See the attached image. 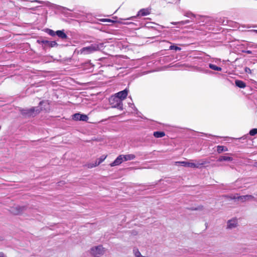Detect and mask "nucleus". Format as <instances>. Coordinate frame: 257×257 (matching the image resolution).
<instances>
[{"label":"nucleus","mask_w":257,"mask_h":257,"mask_svg":"<svg viewBox=\"0 0 257 257\" xmlns=\"http://www.w3.org/2000/svg\"><path fill=\"white\" fill-rule=\"evenodd\" d=\"M103 48V43H95L92 44L87 47H85L81 48L79 51H78V53L80 54L87 55L96 51H100Z\"/></svg>","instance_id":"1"},{"label":"nucleus","mask_w":257,"mask_h":257,"mask_svg":"<svg viewBox=\"0 0 257 257\" xmlns=\"http://www.w3.org/2000/svg\"><path fill=\"white\" fill-rule=\"evenodd\" d=\"M105 252L104 248L101 245L92 247L90 250V253L94 257H100Z\"/></svg>","instance_id":"2"},{"label":"nucleus","mask_w":257,"mask_h":257,"mask_svg":"<svg viewBox=\"0 0 257 257\" xmlns=\"http://www.w3.org/2000/svg\"><path fill=\"white\" fill-rule=\"evenodd\" d=\"M109 102L112 105V107L116 108L121 110L123 109L122 102L117 97L115 96L111 97L109 99Z\"/></svg>","instance_id":"3"},{"label":"nucleus","mask_w":257,"mask_h":257,"mask_svg":"<svg viewBox=\"0 0 257 257\" xmlns=\"http://www.w3.org/2000/svg\"><path fill=\"white\" fill-rule=\"evenodd\" d=\"M72 119L76 121H87L88 119V117L86 114L76 113L72 115Z\"/></svg>","instance_id":"4"},{"label":"nucleus","mask_w":257,"mask_h":257,"mask_svg":"<svg viewBox=\"0 0 257 257\" xmlns=\"http://www.w3.org/2000/svg\"><path fill=\"white\" fill-rule=\"evenodd\" d=\"M254 198V197L250 195H246L243 196H234L232 199H237L241 202H245L246 200H251Z\"/></svg>","instance_id":"5"},{"label":"nucleus","mask_w":257,"mask_h":257,"mask_svg":"<svg viewBox=\"0 0 257 257\" xmlns=\"http://www.w3.org/2000/svg\"><path fill=\"white\" fill-rule=\"evenodd\" d=\"M128 92V90L127 88H125L124 90L115 93L114 96L117 97L122 101V100L124 99L126 97Z\"/></svg>","instance_id":"6"},{"label":"nucleus","mask_w":257,"mask_h":257,"mask_svg":"<svg viewBox=\"0 0 257 257\" xmlns=\"http://www.w3.org/2000/svg\"><path fill=\"white\" fill-rule=\"evenodd\" d=\"M238 225V221L237 219L232 218L229 220L227 223V227L228 229H233L236 227Z\"/></svg>","instance_id":"7"},{"label":"nucleus","mask_w":257,"mask_h":257,"mask_svg":"<svg viewBox=\"0 0 257 257\" xmlns=\"http://www.w3.org/2000/svg\"><path fill=\"white\" fill-rule=\"evenodd\" d=\"M195 165L196 166V168H199L201 167L206 165L210 163V162L207 159H201L199 160H195Z\"/></svg>","instance_id":"8"},{"label":"nucleus","mask_w":257,"mask_h":257,"mask_svg":"<svg viewBox=\"0 0 257 257\" xmlns=\"http://www.w3.org/2000/svg\"><path fill=\"white\" fill-rule=\"evenodd\" d=\"M123 162V159L122 155H119L115 160L110 164V166L113 167L120 165Z\"/></svg>","instance_id":"9"},{"label":"nucleus","mask_w":257,"mask_h":257,"mask_svg":"<svg viewBox=\"0 0 257 257\" xmlns=\"http://www.w3.org/2000/svg\"><path fill=\"white\" fill-rule=\"evenodd\" d=\"M177 163L181 164L183 166L186 167H189V168H196V167H197L195 165V162L193 163L191 162H178Z\"/></svg>","instance_id":"10"},{"label":"nucleus","mask_w":257,"mask_h":257,"mask_svg":"<svg viewBox=\"0 0 257 257\" xmlns=\"http://www.w3.org/2000/svg\"><path fill=\"white\" fill-rule=\"evenodd\" d=\"M25 210L26 208L24 206H17L15 207L14 210H12V211L15 214H19L22 213Z\"/></svg>","instance_id":"11"},{"label":"nucleus","mask_w":257,"mask_h":257,"mask_svg":"<svg viewBox=\"0 0 257 257\" xmlns=\"http://www.w3.org/2000/svg\"><path fill=\"white\" fill-rule=\"evenodd\" d=\"M150 14V10L149 9H142L140 10L138 13V16H146Z\"/></svg>","instance_id":"12"},{"label":"nucleus","mask_w":257,"mask_h":257,"mask_svg":"<svg viewBox=\"0 0 257 257\" xmlns=\"http://www.w3.org/2000/svg\"><path fill=\"white\" fill-rule=\"evenodd\" d=\"M233 160V158L231 157L228 156H221L219 157L217 160L218 162H222V161H228L230 162Z\"/></svg>","instance_id":"13"},{"label":"nucleus","mask_w":257,"mask_h":257,"mask_svg":"<svg viewBox=\"0 0 257 257\" xmlns=\"http://www.w3.org/2000/svg\"><path fill=\"white\" fill-rule=\"evenodd\" d=\"M123 161L132 160L135 159L136 156L134 154L122 155Z\"/></svg>","instance_id":"14"},{"label":"nucleus","mask_w":257,"mask_h":257,"mask_svg":"<svg viewBox=\"0 0 257 257\" xmlns=\"http://www.w3.org/2000/svg\"><path fill=\"white\" fill-rule=\"evenodd\" d=\"M26 111H27V113H30V116H34L33 114L35 113V115L36 114H38L40 113V110H35V107H32L30 109H27Z\"/></svg>","instance_id":"15"},{"label":"nucleus","mask_w":257,"mask_h":257,"mask_svg":"<svg viewBox=\"0 0 257 257\" xmlns=\"http://www.w3.org/2000/svg\"><path fill=\"white\" fill-rule=\"evenodd\" d=\"M235 83L237 87L241 88H243L246 86L245 83L241 80H237L235 81Z\"/></svg>","instance_id":"16"},{"label":"nucleus","mask_w":257,"mask_h":257,"mask_svg":"<svg viewBox=\"0 0 257 257\" xmlns=\"http://www.w3.org/2000/svg\"><path fill=\"white\" fill-rule=\"evenodd\" d=\"M227 151V148L223 146H218L217 147V151L219 154L221 153L222 152H226Z\"/></svg>","instance_id":"17"},{"label":"nucleus","mask_w":257,"mask_h":257,"mask_svg":"<svg viewBox=\"0 0 257 257\" xmlns=\"http://www.w3.org/2000/svg\"><path fill=\"white\" fill-rule=\"evenodd\" d=\"M209 67L214 70L220 71L222 70V68L220 67H218L216 65L213 64H209Z\"/></svg>","instance_id":"18"},{"label":"nucleus","mask_w":257,"mask_h":257,"mask_svg":"<svg viewBox=\"0 0 257 257\" xmlns=\"http://www.w3.org/2000/svg\"><path fill=\"white\" fill-rule=\"evenodd\" d=\"M165 133L163 132H155L154 133V137L157 138H162L165 136Z\"/></svg>","instance_id":"19"},{"label":"nucleus","mask_w":257,"mask_h":257,"mask_svg":"<svg viewBox=\"0 0 257 257\" xmlns=\"http://www.w3.org/2000/svg\"><path fill=\"white\" fill-rule=\"evenodd\" d=\"M65 17L70 16L71 17H73V18H79V14L75 13H68V12H66V11H65Z\"/></svg>","instance_id":"20"},{"label":"nucleus","mask_w":257,"mask_h":257,"mask_svg":"<svg viewBox=\"0 0 257 257\" xmlns=\"http://www.w3.org/2000/svg\"><path fill=\"white\" fill-rule=\"evenodd\" d=\"M133 253L135 257H146L141 254V252L137 248H134L133 250Z\"/></svg>","instance_id":"21"},{"label":"nucleus","mask_w":257,"mask_h":257,"mask_svg":"<svg viewBox=\"0 0 257 257\" xmlns=\"http://www.w3.org/2000/svg\"><path fill=\"white\" fill-rule=\"evenodd\" d=\"M42 42L44 44H48L51 47H54L57 45L55 41H43Z\"/></svg>","instance_id":"22"},{"label":"nucleus","mask_w":257,"mask_h":257,"mask_svg":"<svg viewBox=\"0 0 257 257\" xmlns=\"http://www.w3.org/2000/svg\"><path fill=\"white\" fill-rule=\"evenodd\" d=\"M56 34L60 38H64V32L63 30L56 31Z\"/></svg>","instance_id":"23"},{"label":"nucleus","mask_w":257,"mask_h":257,"mask_svg":"<svg viewBox=\"0 0 257 257\" xmlns=\"http://www.w3.org/2000/svg\"><path fill=\"white\" fill-rule=\"evenodd\" d=\"M184 15L188 18L195 17V15L192 13L191 12H186L184 13Z\"/></svg>","instance_id":"24"},{"label":"nucleus","mask_w":257,"mask_h":257,"mask_svg":"<svg viewBox=\"0 0 257 257\" xmlns=\"http://www.w3.org/2000/svg\"><path fill=\"white\" fill-rule=\"evenodd\" d=\"M170 50H175L176 51H180L181 50V48L177 47L175 45H171L169 47Z\"/></svg>","instance_id":"25"},{"label":"nucleus","mask_w":257,"mask_h":257,"mask_svg":"<svg viewBox=\"0 0 257 257\" xmlns=\"http://www.w3.org/2000/svg\"><path fill=\"white\" fill-rule=\"evenodd\" d=\"M249 134L250 136H254L255 135L257 134V128H253V129L249 131Z\"/></svg>","instance_id":"26"},{"label":"nucleus","mask_w":257,"mask_h":257,"mask_svg":"<svg viewBox=\"0 0 257 257\" xmlns=\"http://www.w3.org/2000/svg\"><path fill=\"white\" fill-rule=\"evenodd\" d=\"M99 21L102 22H109L112 23L114 22V21H113V20L108 19H101L99 20Z\"/></svg>","instance_id":"27"},{"label":"nucleus","mask_w":257,"mask_h":257,"mask_svg":"<svg viewBox=\"0 0 257 257\" xmlns=\"http://www.w3.org/2000/svg\"><path fill=\"white\" fill-rule=\"evenodd\" d=\"M189 22H189V20H186L185 21H181V22H180L172 23V24H174V25H176L177 24H181L184 25V24H188Z\"/></svg>","instance_id":"28"},{"label":"nucleus","mask_w":257,"mask_h":257,"mask_svg":"<svg viewBox=\"0 0 257 257\" xmlns=\"http://www.w3.org/2000/svg\"><path fill=\"white\" fill-rule=\"evenodd\" d=\"M48 33L50 35L52 36H54L56 35V32H55L54 31L50 30V29H49L48 30Z\"/></svg>","instance_id":"29"},{"label":"nucleus","mask_w":257,"mask_h":257,"mask_svg":"<svg viewBox=\"0 0 257 257\" xmlns=\"http://www.w3.org/2000/svg\"><path fill=\"white\" fill-rule=\"evenodd\" d=\"M106 158V156H101V157H100L98 159V161L99 162V163L100 164Z\"/></svg>","instance_id":"30"},{"label":"nucleus","mask_w":257,"mask_h":257,"mask_svg":"<svg viewBox=\"0 0 257 257\" xmlns=\"http://www.w3.org/2000/svg\"><path fill=\"white\" fill-rule=\"evenodd\" d=\"M27 109H23V110H21V113L24 114V115H27L28 116H30V113H27V111H26Z\"/></svg>","instance_id":"31"},{"label":"nucleus","mask_w":257,"mask_h":257,"mask_svg":"<svg viewBox=\"0 0 257 257\" xmlns=\"http://www.w3.org/2000/svg\"><path fill=\"white\" fill-rule=\"evenodd\" d=\"M200 70L202 71V72H203L205 73H208V74H212V73H213L212 72H211V71L208 70L200 69Z\"/></svg>","instance_id":"32"},{"label":"nucleus","mask_w":257,"mask_h":257,"mask_svg":"<svg viewBox=\"0 0 257 257\" xmlns=\"http://www.w3.org/2000/svg\"><path fill=\"white\" fill-rule=\"evenodd\" d=\"M86 166L88 168H92L94 167V165L93 163H88L86 165Z\"/></svg>","instance_id":"33"},{"label":"nucleus","mask_w":257,"mask_h":257,"mask_svg":"<svg viewBox=\"0 0 257 257\" xmlns=\"http://www.w3.org/2000/svg\"><path fill=\"white\" fill-rule=\"evenodd\" d=\"M93 164L94 165V167H96V166H98L100 164V163H99V162L97 160H96L95 161V162L94 163H93Z\"/></svg>","instance_id":"34"},{"label":"nucleus","mask_w":257,"mask_h":257,"mask_svg":"<svg viewBox=\"0 0 257 257\" xmlns=\"http://www.w3.org/2000/svg\"><path fill=\"white\" fill-rule=\"evenodd\" d=\"M245 71L247 73H251V70L249 68H247V67H246L245 68Z\"/></svg>","instance_id":"35"},{"label":"nucleus","mask_w":257,"mask_h":257,"mask_svg":"<svg viewBox=\"0 0 257 257\" xmlns=\"http://www.w3.org/2000/svg\"><path fill=\"white\" fill-rule=\"evenodd\" d=\"M176 65L178 67H183L184 66H185V65L184 64H180V63H178L176 64Z\"/></svg>","instance_id":"36"},{"label":"nucleus","mask_w":257,"mask_h":257,"mask_svg":"<svg viewBox=\"0 0 257 257\" xmlns=\"http://www.w3.org/2000/svg\"><path fill=\"white\" fill-rule=\"evenodd\" d=\"M245 52L247 54H252V52L251 51H250V50L245 51Z\"/></svg>","instance_id":"37"},{"label":"nucleus","mask_w":257,"mask_h":257,"mask_svg":"<svg viewBox=\"0 0 257 257\" xmlns=\"http://www.w3.org/2000/svg\"><path fill=\"white\" fill-rule=\"evenodd\" d=\"M202 207H199L198 208H195L194 209H192L193 210H201Z\"/></svg>","instance_id":"38"},{"label":"nucleus","mask_w":257,"mask_h":257,"mask_svg":"<svg viewBox=\"0 0 257 257\" xmlns=\"http://www.w3.org/2000/svg\"><path fill=\"white\" fill-rule=\"evenodd\" d=\"M0 257H5V254L3 252H0Z\"/></svg>","instance_id":"39"},{"label":"nucleus","mask_w":257,"mask_h":257,"mask_svg":"<svg viewBox=\"0 0 257 257\" xmlns=\"http://www.w3.org/2000/svg\"><path fill=\"white\" fill-rule=\"evenodd\" d=\"M250 31L257 33V30H251Z\"/></svg>","instance_id":"40"},{"label":"nucleus","mask_w":257,"mask_h":257,"mask_svg":"<svg viewBox=\"0 0 257 257\" xmlns=\"http://www.w3.org/2000/svg\"><path fill=\"white\" fill-rule=\"evenodd\" d=\"M44 102H44V101H40V103H39V104H40V105H42V104H43V103H44Z\"/></svg>","instance_id":"41"},{"label":"nucleus","mask_w":257,"mask_h":257,"mask_svg":"<svg viewBox=\"0 0 257 257\" xmlns=\"http://www.w3.org/2000/svg\"><path fill=\"white\" fill-rule=\"evenodd\" d=\"M253 165H254V167H257V162H255Z\"/></svg>","instance_id":"42"},{"label":"nucleus","mask_w":257,"mask_h":257,"mask_svg":"<svg viewBox=\"0 0 257 257\" xmlns=\"http://www.w3.org/2000/svg\"><path fill=\"white\" fill-rule=\"evenodd\" d=\"M135 17H131L130 18H128V19H126V20H130V19H132L133 18H135Z\"/></svg>","instance_id":"43"},{"label":"nucleus","mask_w":257,"mask_h":257,"mask_svg":"<svg viewBox=\"0 0 257 257\" xmlns=\"http://www.w3.org/2000/svg\"><path fill=\"white\" fill-rule=\"evenodd\" d=\"M204 135H205V136H211L210 135H208V134H204Z\"/></svg>","instance_id":"44"},{"label":"nucleus","mask_w":257,"mask_h":257,"mask_svg":"<svg viewBox=\"0 0 257 257\" xmlns=\"http://www.w3.org/2000/svg\"><path fill=\"white\" fill-rule=\"evenodd\" d=\"M227 155H232V154H227Z\"/></svg>","instance_id":"45"}]
</instances>
